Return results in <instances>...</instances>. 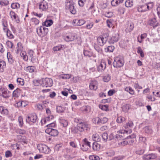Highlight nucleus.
Listing matches in <instances>:
<instances>
[{"instance_id":"1","label":"nucleus","mask_w":160,"mask_h":160,"mask_svg":"<svg viewBox=\"0 0 160 160\" xmlns=\"http://www.w3.org/2000/svg\"><path fill=\"white\" fill-rule=\"evenodd\" d=\"M154 3L153 2L146 3L143 4L137 5L136 9L139 12H143L148 11L153 8Z\"/></svg>"},{"instance_id":"2","label":"nucleus","mask_w":160,"mask_h":160,"mask_svg":"<svg viewBox=\"0 0 160 160\" xmlns=\"http://www.w3.org/2000/svg\"><path fill=\"white\" fill-rule=\"evenodd\" d=\"M36 32L39 37L43 38L46 36L48 32V29L43 26H41L36 29Z\"/></svg>"},{"instance_id":"3","label":"nucleus","mask_w":160,"mask_h":160,"mask_svg":"<svg viewBox=\"0 0 160 160\" xmlns=\"http://www.w3.org/2000/svg\"><path fill=\"white\" fill-rule=\"evenodd\" d=\"M66 8L69 10L70 13L73 14L76 13V10L74 7V3L72 0H67L66 2Z\"/></svg>"},{"instance_id":"4","label":"nucleus","mask_w":160,"mask_h":160,"mask_svg":"<svg viewBox=\"0 0 160 160\" xmlns=\"http://www.w3.org/2000/svg\"><path fill=\"white\" fill-rule=\"evenodd\" d=\"M63 38L67 42H72L76 39V34L72 32H69L63 35Z\"/></svg>"},{"instance_id":"5","label":"nucleus","mask_w":160,"mask_h":160,"mask_svg":"<svg viewBox=\"0 0 160 160\" xmlns=\"http://www.w3.org/2000/svg\"><path fill=\"white\" fill-rule=\"evenodd\" d=\"M37 148L40 152L45 154L49 153L51 151L50 148L44 144H38L37 146Z\"/></svg>"},{"instance_id":"6","label":"nucleus","mask_w":160,"mask_h":160,"mask_svg":"<svg viewBox=\"0 0 160 160\" xmlns=\"http://www.w3.org/2000/svg\"><path fill=\"white\" fill-rule=\"evenodd\" d=\"M38 121L37 115L34 113L30 114L26 119V122L30 125L33 124Z\"/></svg>"},{"instance_id":"7","label":"nucleus","mask_w":160,"mask_h":160,"mask_svg":"<svg viewBox=\"0 0 160 160\" xmlns=\"http://www.w3.org/2000/svg\"><path fill=\"white\" fill-rule=\"evenodd\" d=\"M0 96L5 98H8L10 97L9 91L4 86H0Z\"/></svg>"},{"instance_id":"8","label":"nucleus","mask_w":160,"mask_h":160,"mask_svg":"<svg viewBox=\"0 0 160 160\" xmlns=\"http://www.w3.org/2000/svg\"><path fill=\"white\" fill-rule=\"evenodd\" d=\"M52 84L53 81L50 78H46L42 79V85L43 87H50Z\"/></svg>"},{"instance_id":"9","label":"nucleus","mask_w":160,"mask_h":160,"mask_svg":"<svg viewBox=\"0 0 160 160\" xmlns=\"http://www.w3.org/2000/svg\"><path fill=\"white\" fill-rule=\"evenodd\" d=\"M83 141V143L82 145H80L82 151H86L91 148V143L86 138H84Z\"/></svg>"},{"instance_id":"10","label":"nucleus","mask_w":160,"mask_h":160,"mask_svg":"<svg viewBox=\"0 0 160 160\" xmlns=\"http://www.w3.org/2000/svg\"><path fill=\"white\" fill-rule=\"evenodd\" d=\"M113 64V67L115 68H120L123 65L124 62L122 59L120 58L119 57H116L114 59Z\"/></svg>"},{"instance_id":"11","label":"nucleus","mask_w":160,"mask_h":160,"mask_svg":"<svg viewBox=\"0 0 160 160\" xmlns=\"http://www.w3.org/2000/svg\"><path fill=\"white\" fill-rule=\"evenodd\" d=\"M75 122L78 123V126L79 128V131L81 132L83 131L85 129L87 130V128H88V125L84 122H82L79 121L78 118L75 119Z\"/></svg>"},{"instance_id":"12","label":"nucleus","mask_w":160,"mask_h":160,"mask_svg":"<svg viewBox=\"0 0 160 160\" xmlns=\"http://www.w3.org/2000/svg\"><path fill=\"white\" fill-rule=\"evenodd\" d=\"M148 24L155 28L159 25L158 22L157 21L156 18L154 17L150 19L148 22Z\"/></svg>"},{"instance_id":"13","label":"nucleus","mask_w":160,"mask_h":160,"mask_svg":"<svg viewBox=\"0 0 160 160\" xmlns=\"http://www.w3.org/2000/svg\"><path fill=\"white\" fill-rule=\"evenodd\" d=\"M45 132L53 137L57 136L58 134V132L57 130L52 128H48L46 129Z\"/></svg>"},{"instance_id":"14","label":"nucleus","mask_w":160,"mask_h":160,"mask_svg":"<svg viewBox=\"0 0 160 160\" xmlns=\"http://www.w3.org/2000/svg\"><path fill=\"white\" fill-rule=\"evenodd\" d=\"M9 15L11 20L17 23H19L20 20L18 15L12 11H11L9 12Z\"/></svg>"},{"instance_id":"15","label":"nucleus","mask_w":160,"mask_h":160,"mask_svg":"<svg viewBox=\"0 0 160 160\" xmlns=\"http://www.w3.org/2000/svg\"><path fill=\"white\" fill-rule=\"evenodd\" d=\"M119 39V34L118 33H114L109 40V42L110 44H113L117 42Z\"/></svg>"},{"instance_id":"16","label":"nucleus","mask_w":160,"mask_h":160,"mask_svg":"<svg viewBox=\"0 0 160 160\" xmlns=\"http://www.w3.org/2000/svg\"><path fill=\"white\" fill-rule=\"evenodd\" d=\"M48 7V3L44 0L41 2L39 5V9L42 11H46Z\"/></svg>"},{"instance_id":"17","label":"nucleus","mask_w":160,"mask_h":160,"mask_svg":"<svg viewBox=\"0 0 160 160\" xmlns=\"http://www.w3.org/2000/svg\"><path fill=\"white\" fill-rule=\"evenodd\" d=\"M108 38L105 37L104 38L102 36H99L97 38V42L98 44L101 46H103L107 41Z\"/></svg>"},{"instance_id":"18","label":"nucleus","mask_w":160,"mask_h":160,"mask_svg":"<svg viewBox=\"0 0 160 160\" xmlns=\"http://www.w3.org/2000/svg\"><path fill=\"white\" fill-rule=\"evenodd\" d=\"M65 151L67 153V155H65V157L68 158H72L74 157L75 154L73 155L72 152V149L71 148H66L65 149Z\"/></svg>"},{"instance_id":"19","label":"nucleus","mask_w":160,"mask_h":160,"mask_svg":"<svg viewBox=\"0 0 160 160\" xmlns=\"http://www.w3.org/2000/svg\"><path fill=\"white\" fill-rule=\"evenodd\" d=\"M85 22V21L83 19H74L73 20L72 24L76 26H80L83 25Z\"/></svg>"},{"instance_id":"20","label":"nucleus","mask_w":160,"mask_h":160,"mask_svg":"<svg viewBox=\"0 0 160 160\" xmlns=\"http://www.w3.org/2000/svg\"><path fill=\"white\" fill-rule=\"evenodd\" d=\"M106 63L105 61H102L99 65L97 67L98 71L102 72L106 68Z\"/></svg>"},{"instance_id":"21","label":"nucleus","mask_w":160,"mask_h":160,"mask_svg":"<svg viewBox=\"0 0 160 160\" xmlns=\"http://www.w3.org/2000/svg\"><path fill=\"white\" fill-rule=\"evenodd\" d=\"M156 157L157 156L155 154L151 153L148 155H144L143 158L144 160H149L155 159Z\"/></svg>"},{"instance_id":"22","label":"nucleus","mask_w":160,"mask_h":160,"mask_svg":"<svg viewBox=\"0 0 160 160\" xmlns=\"http://www.w3.org/2000/svg\"><path fill=\"white\" fill-rule=\"evenodd\" d=\"M66 47V46L65 45L59 44L53 47L52 50L54 51H60L63 50Z\"/></svg>"},{"instance_id":"23","label":"nucleus","mask_w":160,"mask_h":160,"mask_svg":"<svg viewBox=\"0 0 160 160\" xmlns=\"http://www.w3.org/2000/svg\"><path fill=\"white\" fill-rule=\"evenodd\" d=\"M89 88L91 90H96L98 88V82L96 81H92L89 84Z\"/></svg>"},{"instance_id":"24","label":"nucleus","mask_w":160,"mask_h":160,"mask_svg":"<svg viewBox=\"0 0 160 160\" xmlns=\"http://www.w3.org/2000/svg\"><path fill=\"white\" fill-rule=\"evenodd\" d=\"M134 28V25L132 23H128L127 24V28L125 29V31L126 32H130L133 30Z\"/></svg>"},{"instance_id":"25","label":"nucleus","mask_w":160,"mask_h":160,"mask_svg":"<svg viewBox=\"0 0 160 160\" xmlns=\"http://www.w3.org/2000/svg\"><path fill=\"white\" fill-rule=\"evenodd\" d=\"M0 113L4 115H7L8 114V110L3 106H0Z\"/></svg>"},{"instance_id":"26","label":"nucleus","mask_w":160,"mask_h":160,"mask_svg":"<svg viewBox=\"0 0 160 160\" xmlns=\"http://www.w3.org/2000/svg\"><path fill=\"white\" fill-rule=\"evenodd\" d=\"M17 138L18 142H22L24 143H26V137L25 136L21 135H18Z\"/></svg>"},{"instance_id":"27","label":"nucleus","mask_w":160,"mask_h":160,"mask_svg":"<svg viewBox=\"0 0 160 160\" xmlns=\"http://www.w3.org/2000/svg\"><path fill=\"white\" fill-rule=\"evenodd\" d=\"M94 47L95 49L98 52L99 55L102 54L103 53V51L102 48L98 45L94 44Z\"/></svg>"},{"instance_id":"28","label":"nucleus","mask_w":160,"mask_h":160,"mask_svg":"<svg viewBox=\"0 0 160 160\" xmlns=\"http://www.w3.org/2000/svg\"><path fill=\"white\" fill-rule=\"evenodd\" d=\"M124 0H112L111 2L112 6L116 7L123 2Z\"/></svg>"},{"instance_id":"29","label":"nucleus","mask_w":160,"mask_h":160,"mask_svg":"<svg viewBox=\"0 0 160 160\" xmlns=\"http://www.w3.org/2000/svg\"><path fill=\"white\" fill-rule=\"evenodd\" d=\"M53 23V22L52 20H47L42 23V26L47 27H50L52 24Z\"/></svg>"},{"instance_id":"30","label":"nucleus","mask_w":160,"mask_h":160,"mask_svg":"<svg viewBox=\"0 0 160 160\" xmlns=\"http://www.w3.org/2000/svg\"><path fill=\"white\" fill-rule=\"evenodd\" d=\"M36 69L35 67L33 66H29L26 67L24 70L27 72L32 73L34 72Z\"/></svg>"},{"instance_id":"31","label":"nucleus","mask_w":160,"mask_h":160,"mask_svg":"<svg viewBox=\"0 0 160 160\" xmlns=\"http://www.w3.org/2000/svg\"><path fill=\"white\" fill-rule=\"evenodd\" d=\"M92 139L96 142H100L101 140L100 137L98 133L93 134L92 136Z\"/></svg>"},{"instance_id":"32","label":"nucleus","mask_w":160,"mask_h":160,"mask_svg":"<svg viewBox=\"0 0 160 160\" xmlns=\"http://www.w3.org/2000/svg\"><path fill=\"white\" fill-rule=\"evenodd\" d=\"M7 58L9 63L12 64L13 63L14 61V58L10 52H7Z\"/></svg>"},{"instance_id":"33","label":"nucleus","mask_w":160,"mask_h":160,"mask_svg":"<svg viewBox=\"0 0 160 160\" xmlns=\"http://www.w3.org/2000/svg\"><path fill=\"white\" fill-rule=\"evenodd\" d=\"M136 137V135L134 134H133L127 137L126 138H125L127 139H131V140H130L129 141V143L131 144V143H133L134 142V141L133 139L135 138Z\"/></svg>"},{"instance_id":"34","label":"nucleus","mask_w":160,"mask_h":160,"mask_svg":"<svg viewBox=\"0 0 160 160\" xmlns=\"http://www.w3.org/2000/svg\"><path fill=\"white\" fill-rule=\"evenodd\" d=\"M17 50L16 52L17 54L19 53L21 51H22L23 49V47L22 46V44L21 42H18L17 44Z\"/></svg>"},{"instance_id":"35","label":"nucleus","mask_w":160,"mask_h":160,"mask_svg":"<svg viewBox=\"0 0 160 160\" xmlns=\"http://www.w3.org/2000/svg\"><path fill=\"white\" fill-rule=\"evenodd\" d=\"M20 55L24 61H27L28 60V57L27 55L26 52H25L21 51Z\"/></svg>"},{"instance_id":"36","label":"nucleus","mask_w":160,"mask_h":160,"mask_svg":"<svg viewBox=\"0 0 160 160\" xmlns=\"http://www.w3.org/2000/svg\"><path fill=\"white\" fill-rule=\"evenodd\" d=\"M100 147V145L97 142H94L93 143L92 148L94 151L98 150Z\"/></svg>"},{"instance_id":"37","label":"nucleus","mask_w":160,"mask_h":160,"mask_svg":"<svg viewBox=\"0 0 160 160\" xmlns=\"http://www.w3.org/2000/svg\"><path fill=\"white\" fill-rule=\"evenodd\" d=\"M83 54L85 56L90 58L92 55V52L91 51L88 50H84Z\"/></svg>"},{"instance_id":"38","label":"nucleus","mask_w":160,"mask_h":160,"mask_svg":"<svg viewBox=\"0 0 160 160\" xmlns=\"http://www.w3.org/2000/svg\"><path fill=\"white\" fill-rule=\"evenodd\" d=\"M60 122L61 125L64 127H66L68 125L67 121L62 118L60 119Z\"/></svg>"},{"instance_id":"39","label":"nucleus","mask_w":160,"mask_h":160,"mask_svg":"<svg viewBox=\"0 0 160 160\" xmlns=\"http://www.w3.org/2000/svg\"><path fill=\"white\" fill-rule=\"evenodd\" d=\"M53 118L54 116L53 115H48V116L46 117L43 120L44 123H46L47 122H48L50 120L53 119Z\"/></svg>"},{"instance_id":"40","label":"nucleus","mask_w":160,"mask_h":160,"mask_svg":"<svg viewBox=\"0 0 160 160\" xmlns=\"http://www.w3.org/2000/svg\"><path fill=\"white\" fill-rule=\"evenodd\" d=\"M2 25L3 26V29L4 32H6V31H7L8 29H9L7 28L8 25L6 21L4 20H2Z\"/></svg>"},{"instance_id":"41","label":"nucleus","mask_w":160,"mask_h":160,"mask_svg":"<svg viewBox=\"0 0 160 160\" xmlns=\"http://www.w3.org/2000/svg\"><path fill=\"white\" fill-rule=\"evenodd\" d=\"M144 132L148 134H151L152 133V130L151 128L148 126H146L144 128Z\"/></svg>"},{"instance_id":"42","label":"nucleus","mask_w":160,"mask_h":160,"mask_svg":"<svg viewBox=\"0 0 160 160\" xmlns=\"http://www.w3.org/2000/svg\"><path fill=\"white\" fill-rule=\"evenodd\" d=\"M104 155L106 157H111L114 155V152L113 150H109L104 153Z\"/></svg>"},{"instance_id":"43","label":"nucleus","mask_w":160,"mask_h":160,"mask_svg":"<svg viewBox=\"0 0 160 160\" xmlns=\"http://www.w3.org/2000/svg\"><path fill=\"white\" fill-rule=\"evenodd\" d=\"M7 32L6 35L7 37L9 39H13L14 38V36L12 34L11 32L8 29L6 32Z\"/></svg>"},{"instance_id":"44","label":"nucleus","mask_w":160,"mask_h":160,"mask_svg":"<svg viewBox=\"0 0 160 160\" xmlns=\"http://www.w3.org/2000/svg\"><path fill=\"white\" fill-rule=\"evenodd\" d=\"M31 23L32 25H37L39 23V20L36 18H32L31 19Z\"/></svg>"},{"instance_id":"45","label":"nucleus","mask_w":160,"mask_h":160,"mask_svg":"<svg viewBox=\"0 0 160 160\" xmlns=\"http://www.w3.org/2000/svg\"><path fill=\"white\" fill-rule=\"evenodd\" d=\"M20 93V89L17 88L13 92L12 96L13 97H18L19 96Z\"/></svg>"},{"instance_id":"46","label":"nucleus","mask_w":160,"mask_h":160,"mask_svg":"<svg viewBox=\"0 0 160 160\" xmlns=\"http://www.w3.org/2000/svg\"><path fill=\"white\" fill-rule=\"evenodd\" d=\"M125 4L127 7H131L133 5V2L132 0H127L125 2Z\"/></svg>"},{"instance_id":"47","label":"nucleus","mask_w":160,"mask_h":160,"mask_svg":"<svg viewBox=\"0 0 160 160\" xmlns=\"http://www.w3.org/2000/svg\"><path fill=\"white\" fill-rule=\"evenodd\" d=\"M125 90L129 92L130 94L132 95L134 94V91L133 89L130 87H127L125 88Z\"/></svg>"},{"instance_id":"48","label":"nucleus","mask_w":160,"mask_h":160,"mask_svg":"<svg viewBox=\"0 0 160 160\" xmlns=\"http://www.w3.org/2000/svg\"><path fill=\"white\" fill-rule=\"evenodd\" d=\"M60 78L63 79H67L70 78L71 77L70 74H63L61 75L60 76Z\"/></svg>"},{"instance_id":"49","label":"nucleus","mask_w":160,"mask_h":160,"mask_svg":"<svg viewBox=\"0 0 160 160\" xmlns=\"http://www.w3.org/2000/svg\"><path fill=\"white\" fill-rule=\"evenodd\" d=\"M9 4V1L8 0H1L0 1V5L2 7L6 6Z\"/></svg>"},{"instance_id":"50","label":"nucleus","mask_w":160,"mask_h":160,"mask_svg":"<svg viewBox=\"0 0 160 160\" xmlns=\"http://www.w3.org/2000/svg\"><path fill=\"white\" fill-rule=\"evenodd\" d=\"M114 49V47L113 46H109L107 48H105V51L106 52H112Z\"/></svg>"},{"instance_id":"51","label":"nucleus","mask_w":160,"mask_h":160,"mask_svg":"<svg viewBox=\"0 0 160 160\" xmlns=\"http://www.w3.org/2000/svg\"><path fill=\"white\" fill-rule=\"evenodd\" d=\"M132 130L131 129H130L129 130H121L117 131V133H121V134H124L126 133L127 134H130L132 132Z\"/></svg>"},{"instance_id":"52","label":"nucleus","mask_w":160,"mask_h":160,"mask_svg":"<svg viewBox=\"0 0 160 160\" xmlns=\"http://www.w3.org/2000/svg\"><path fill=\"white\" fill-rule=\"evenodd\" d=\"M20 5L18 3H13L11 4V7L12 9H17L19 8Z\"/></svg>"},{"instance_id":"53","label":"nucleus","mask_w":160,"mask_h":160,"mask_svg":"<svg viewBox=\"0 0 160 160\" xmlns=\"http://www.w3.org/2000/svg\"><path fill=\"white\" fill-rule=\"evenodd\" d=\"M17 82L18 85L21 86L23 85L24 84V81L23 79L21 78H18L17 79Z\"/></svg>"},{"instance_id":"54","label":"nucleus","mask_w":160,"mask_h":160,"mask_svg":"<svg viewBox=\"0 0 160 160\" xmlns=\"http://www.w3.org/2000/svg\"><path fill=\"white\" fill-rule=\"evenodd\" d=\"M57 112L58 113L63 112L65 110V108L62 106H58L57 107Z\"/></svg>"},{"instance_id":"55","label":"nucleus","mask_w":160,"mask_h":160,"mask_svg":"<svg viewBox=\"0 0 160 160\" xmlns=\"http://www.w3.org/2000/svg\"><path fill=\"white\" fill-rule=\"evenodd\" d=\"M137 53L140 54V56L141 57H144V54L143 52L140 47H138L137 48Z\"/></svg>"},{"instance_id":"56","label":"nucleus","mask_w":160,"mask_h":160,"mask_svg":"<svg viewBox=\"0 0 160 160\" xmlns=\"http://www.w3.org/2000/svg\"><path fill=\"white\" fill-rule=\"evenodd\" d=\"M113 20L111 19H108L106 21L108 27L110 28H111L113 25L112 23Z\"/></svg>"},{"instance_id":"57","label":"nucleus","mask_w":160,"mask_h":160,"mask_svg":"<svg viewBox=\"0 0 160 160\" xmlns=\"http://www.w3.org/2000/svg\"><path fill=\"white\" fill-rule=\"evenodd\" d=\"M111 79V77L109 74L104 76L103 78V81L105 82H109Z\"/></svg>"},{"instance_id":"58","label":"nucleus","mask_w":160,"mask_h":160,"mask_svg":"<svg viewBox=\"0 0 160 160\" xmlns=\"http://www.w3.org/2000/svg\"><path fill=\"white\" fill-rule=\"evenodd\" d=\"M146 138L142 136H140L139 138V142L141 143H143L145 145H146Z\"/></svg>"},{"instance_id":"59","label":"nucleus","mask_w":160,"mask_h":160,"mask_svg":"<svg viewBox=\"0 0 160 160\" xmlns=\"http://www.w3.org/2000/svg\"><path fill=\"white\" fill-rule=\"evenodd\" d=\"M22 101L17 102L15 104V107L17 108H19L20 107H25V105H22Z\"/></svg>"},{"instance_id":"60","label":"nucleus","mask_w":160,"mask_h":160,"mask_svg":"<svg viewBox=\"0 0 160 160\" xmlns=\"http://www.w3.org/2000/svg\"><path fill=\"white\" fill-rule=\"evenodd\" d=\"M100 118L98 117H95L92 119V121L93 123L95 124H99L100 123Z\"/></svg>"},{"instance_id":"61","label":"nucleus","mask_w":160,"mask_h":160,"mask_svg":"<svg viewBox=\"0 0 160 160\" xmlns=\"http://www.w3.org/2000/svg\"><path fill=\"white\" fill-rule=\"evenodd\" d=\"M19 146V145L17 143H15L11 145V148L12 149H17L19 150L20 149Z\"/></svg>"},{"instance_id":"62","label":"nucleus","mask_w":160,"mask_h":160,"mask_svg":"<svg viewBox=\"0 0 160 160\" xmlns=\"http://www.w3.org/2000/svg\"><path fill=\"white\" fill-rule=\"evenodd\" d=\"M71 132L73 133H77L79 131V128L78 126L77 127H72L71 128Z\"/></svg>"},{"instance_id":"63","label":"nucleus","mask_w":160,"mask_h":160,"mask_svg":"<svg viewBox=\"0 0 160 160\" xmlns=\"http://www.w3.org/2000/svg\"><path fill=\"white\" fill-rule=\"evenodd\" d=\"M99 108L101 109L106 111H109L108 106L106 105H100L99 106Z\"/></svg>"},{"instance_id":"64","label":"nucleus","mask_w":160,"mask_h":160,"mask_svg":"<svg viewBox=\"0 0 160 160\" xmlns=\"http://www.w3.org/2000/svg\"><path fill=\"white\" fill-rule=\"evenodd\" d=\"M104 15L107 17L111 18L113 15V13L112 12H104Z\"/></svg>"}]
</instances>
